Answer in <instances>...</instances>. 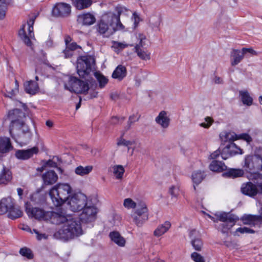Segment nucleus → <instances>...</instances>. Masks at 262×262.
I'll return each instance as SVG.
<instances>
[{"mask_svg":"<svg viewBox=\"0 0 262 262\" xmlns=\"http://www.w3.org/2000/svg\"><path fill=\"white\" fill-rule=\"evenodd\" d=\"M115 10L117 13L108 12L103 14L96 26L97 31L104 37H109L117 31L123 30L124 26L120 21V15L128 11L122 6H118Z\"/></svg>","mask_w":262,"mask_h":262,"instance_id":"f257e3e1","label":"nucleus"},{"mask_svg":"<svg viewBox=\"0 0 262 262\" xmlns=\"http://www.w3.org/2000/svg\"><path fill=\"white\" fill-rule=\"evenodd\" d=\"M80 220L77 217L68 216V219L61 229L58 231L61 238L69 239L83 234Z\"/></svg>","mask_w":262,"mask_h":262,"instance_id":"f03ea898","label":"nucleus"},{"mask_svg":"<svg viewBox=\"0 0 262 262\" xmlns=\"http://www.w3.org/2000/svg\"><path fill=\"white\" fill-rule=\"evenodd\" d=\"M71 187L67 183H59L51 189L49 195L56 207L60 206L70 199Z\"/></svg>","mask_w":262,"mask_h":262,"instance_id":"7ed1b4c3","label":"nucleus"},{"mask_svg":"<svg viewBox=\"0 0 262 262\" xmlns=\"http://www.w3.org/2000/svg\"><path fill=\"white\" fill-rule=\"evenodd\" d=\"M214 215L215 218L210 215L208 216L214 222H217L218 221L223 222L220 225L223 233H226L238 220L237 216L230 212H218L215 213Z\"/></svg>","mask_w":262,"mask_h":262,"instance_id":"20e7f679","label":"nucleus"},{"mask_svg":"<svg viewBox=\"0 0 262 262\" xmlns=\"http://www.w3.org/2000/svg\"><path fill=\"white\" fill-rule=\"evenodd\" d=\"M64 88L75 93H85L89 89L87 81L81 80L75 77L68 76L64 80Z\"/></svg>","mask_w":262,"mask_h":262,"instance_id":"39448f33","label":"nucleus"},{"mask_svg":"<svg viewBox=\"0 0 262 262\" xmlns=\"http://www.w3.org/2000/svg\"><path fill=\"white\" fill-rule=\"evenodd\" d=\"M24 116V113L18 108L10 111L8 113V117L11 120V123L13 124H20L23 128L21 130V134L18 135V139L24 138L30 139L31 137L28 127L25 126L24 122L20 120V118Z\"/></svg>","mask_w":262,"mask_h":262,"instance_id":"423d86ee","label":"nucleus"},{"mask_svg":"<svg viewBox=\"0 0 262 262\" xmlns=\"http://www.w3.org/2000/svg\"><path fill=\"white\" fill-rule=\"evenodd\" d=\"M37 16L35 15L30 18L27 22L22 25L19 30L18 35L24 43L28 46H30V39L34 37L33 32V25Z\"/></svg>","mask_w":262,"mask_h":262,"instance_id":"0eeeda50","label":"nucleus"},{"mask_svg":"<svg viewBox=\"0 0 262 262\" xmlns=\"http://www.w3.org/2000/svg\"><path fill=\"white\" fill-rule=\"evenodd\" d=\"M94 59L90 56H83L77 60V71L80 77L84 78L88 75L92 71L94 63Z\"/></svg>","mask_w":262,"mask_h":262,"instance_id":"6e6552de","label":"nucleus"},{"mask_svg":"<svg viewBox=\"0 0 262 262\" xmlns=\"http://www.w3.org/2000/svg\"><path fill=\"white\" fill-rule=\"evenodd\" d=\"M67 204L72 211H79L88 205L87 197L81 193L74 194L68 200Z\"/></svg>","mask_w":262,"mask_h":262,"instance_id":"1a4fd4ad","label":"nucleus"},{"mask_svg":"<svg viewBox=\"0 0 262 262\" xmlns=\"http://www.w3.org/2000/svg\"><path fill=\"white\" fill-rule=\"evenodd\" d=\"M243 167L247 171L252 172L262 170V158L258 155H248L245 158Z\"/></svg>","mask_w":262,"mask_h":262,"instance_id":"9d476101","label":"nucleus"},{"mask_svg":"<svg viewBox=\"0 0 262 262\" xmlns=\"http://www.w3.org/2000/svg\"><path fill=\"white\" fill-rule=\"evenodd\" d=\"M97 213V209L95 206L88 204L83 208L82 212L78 219L83 223L92 222L96 219Z\"/></svg>","mask_w":262,"mask_h":262,"instance_id":"9b49d317","label":"nucleus"},{"mask_svg":"<svg viewBox=\"0 0 262 262\" xmlns=\"http://www.w3.org/2000/svg\"><path fill=\"white\" fill-rule=\"evenodd\" d=\"M25 209L29 217H33L36 219L46 221L47 212H45L42 209L37 207L33 208L29 202H27L25 204Z\"/></svg>","mask_w":262,"mask_h":262,"instance_id":"f8f14e48","label":"nucleus"},{"mask_svg":"<svg viewBox=\"0 0 262 262\" xmlns=\"http://www.w3.org/2000/svg\"><path fill=\"white\" fill-rule=\"evenodd\" d=\"M71 12V7L70 5L60 3L57 4L53 8L52 13L54 16L59 17H68Z\"/></svg>","mask_w":262,"mask_h":262,"instance_id":"ddd939ff","label":"nucleus"},{"mask_svg":"<svg viewBox=\"0 0 262 262\" xmlns=\"http://www.w3.org/2000/svg\"><path fill=\"white\" fill-rule=\"evenodd\" d=\"M243 154L242 149L238 147L234 143H228L223 148L221 153L222 158L226 160L228 157L236 154Z\"/></svg>","mask_w":262,"mask_h":262,"instance_id":"4468645a","label":"nucleus"},{"mask_svg":"<svg viewBox=\"0 0 262 262\" xmlns=\"http://www.w3.org/2000/svg\"><path fill=\"white\" fill-rule=\"evenodd\" d=\"M46 217V221H50L51 223L56 225L64 224L68 219V216L64 215L61 212L47 211Z\"/></svg>","mask_w":262,"mask_h":262,"instance_id":"2eb2a0df","label":"nucleus"},{"mask_svg":"<svg viewBox=\"0 0 262 262\" xmlns=\"http://www.w3.org/2000/svg\"><path fill=\"white\" fill-rule=\"evenodd\" d=\"M259 214L257 215L246 214L242 216L241 220L245 225H255L257 224H261L262 223V207L259 211Z\"/></svg>","mask_w":262,"mask_h":262,"instance_id":"dca6fc26","label":"nucleus"},{"mask_svg":"<svg viewBox=\"0 0 262 262\" xmlns=\"http://www.w3.org/2000/svg\"><path fill=\"white\" fill-rule=\"evenodd\" d=\"M38 152V148L37 147H33L26 150H17L15 152L16 157L20 160H27L31 158L34 155Z\"/></svg>","mask_w":262,"mask_h":262,"instance_id":"f3484780","label":"nucleus"},{"mask_svg":"<svg viewBox=\"0 0 262 262\" xmlns=\"http://www.w3.org/2000/svg\"><path fill=\"white\" fill-rule=\"evenodd\" d=\"M241 189L243 194L250 197L255 196L259 191L257 187L251 182L243 184Z\"/></svg>","mask_w":262,"mask_h":262,"instance_id":"a211bd4d","label":"nucleus"},{"mask_svg":"<svg viewBox=\"0 0 262 262\" xmlns=\"http://www.w3.org/2000/svg\"><path fill=\"white\" fill-rule=\"evenodd\" d=\"M189 237L191 238V244L193 248L197 251H201L203 243L199 237V233L194 229L190 231Z\"/></svg>","mask_w":262,"mask_h":262,"instance_id":"6ab92c4d","label":"nucleus"},{"mask_svg":"<svg viewBox=\"0 0 262 262\" xmlns=\"http://www.w3.org/2000/svg\"><path fill=\"white\" fill-rule=\"evenodd\" d=\"M77 21L82 25L90 26L96 21L95 16L90 13H83L78 16Z\"/></svg>","mask_w":262,"mask_h":262,"instance_id":"aec40b11","label":"nucleus"},{"mask_svg":"<svg viewBox=\"0 0 262 262\" xmlns=\"http://www.w3.org/2000/svg\"><path fill=\"white\" fill-rule=\"evenodd\" d=\"M155 121L162 128H166L169 125L170 118L167 115V113L164 111H162L160 112L158 116L156 118Z\"/></svg>","mask_w":262,"mask_h":262,"instance_id":"412c9836","label":"nucleus"},{"mask_svg":"<svg viewBox=\"0 0 262 262\" xmlns=\"http://www.w3.org/2000/svg\"><path fill=\"white\" fill-rule=\"evenodd\" d=\"M43 183L45 185H52L58 180V176L53 170H49L42 175Z\"/></svg>","mask_w":262,"mask_h":262,"instance_id":"4be33fe9","label":"nucleus"},{"mask_svg":"<svg viewBox=\"0 0 262 262\" xmlns=\"http://www.w3.org/2000/svg\"><path fill=\"white\" fill-rule=\"evenodd\" d=\"M13 206V201L11 197L5 198L0 201V215L8 212L11 207Z\"/></svg>","mask_w":262,"mask_h":262,"instance_id":"5701e85b","label":"nucleus"},{"mask_svg":"<svg viewBox=\"0 0 262 262\" xmlns=\"http://www.w3.org/2000/svg\"><path fill=\"white\" fill-rule=\"evenodd\" d=\"M244 57L242 50L233 49L231 52V64L235 66L241 62Z\"/></svg>","mask_w":262,"mask_h":262,"instance_id":"b1692460","label":"nucleus"},{"mask_svg":"<svg viewBox=\"0 0 262 262\" xmlns=\"http://www.w3.org/2000/svg\"><path fill=\"white\" fill-rule=\"evenodd\" d=\"M13 146L11 145L10 138L6 137H0V152L7 153L12 150Z\"/></svg>","mask_w":262,"mask_h":262,"instance_id":"393cba45","label":"nucleus"},{"mask_svg":"<svg viewBox=\"0 0 262 262\" xmlns=\"http://www.w3.org/2000/svg\"><path fill=\"white\" fill-rule=\"evenodd\" d=\"M12 178V172L10 170L4 166L0 172V184H7L11 180Z\"/></svg>","mask_w":262,"mask_h":262,"instance_id":"a878e982","label":"nucleus"},{"mask_svg":"<svg viewBox=\"0 0 262 262\" xmlns=\"http://www.w3.org/2000/svg\"><path fill=\"white\" fill-rule=\"evenodd\" d=\"M126 74L127 71L125 67L122 65H119L114 71L112 74V77L119 80H121L126 77Z\"/></svg>","mask_w":262,"mask_h":262,"instance_id":"bb28decb","label":"nucleus"},{"mask_svg":"<svg viewBox=\"0 0 262 262\" xmlns=\"http://www.w3.org/2000/svg\"><path fill=\"white\" fill-rule=\"evenodd\" d=\"M171 227V223L166 221L163 224L159 225L154 232V235L159 237L166 233Z\"/></svg>","mask_w":262,"mask_h":262,"instance_id":"cd10ccee","label":"nucleus"},{"mask_svg":"<svg viewBox=\"0 0 262 262\" xmlns=\"http://www.w3.org/2000/svg\"><path fill=\"white\" fill-rule=\"evenodd\" d=\"M109 236L111 240L119 246L123 247L125 245V240L118 232H111Z\"/></svg>","mask_w":262,"mask_h":262,"instance_id":"c85d7f7f","label":"nucleus"},{"mask_svg":"<svg viewBox=\"0 0 262 262\" xmlns=\"http://www.w3.org/2000/svg\"><path fill=\"white\" fill-rule=\"evenodd\" d=\"M25 90L26 93L31 95L35 94L38 91V85L37 82L30 80L24 84Z\"/></svg>","mask_w":262,"mask_h":262,"instance_id":"c756f323","label":"nucleus"},{"mask_svg":"<svg viewBox=\"0 0 262 262\" xmlns=\"http://www.w3.org/2000/svg\"><path fill=\"white\" fill-rule=\"evenodd\" d=\"M209 169L215 172H222L227 169L225 163L217 160H214L209 165Z\"/></svg>","mask_w":262,"mask_h":262,"instance_id":"7c9ffc66","label":"nucleus"},{"mask_svg":"<svg viewBox=\"0 0 262 262\" xmlns=\"http://www.w3.org/2000/svg\"><path fill=\"white\" fill-rule=\"evenodd\" d=\"M134 214L142 216L143 220H148V212L146 205L144 203L141 204L138 206Z\"/></svg>","mask_w":262,"mask_h":262,"instance_id":"2f4dec72","label":"nucleus"},{"mask_svg":"<svg viewBox=\"0 0 262 262\" xmlns=\"http://www.w3.org/2000/svg\"><path fill=\"white\" fill-rule=\"evenodd\" d=\"M239 94L244 104L248 106H250L252 104L253 99L247 90L240 91Z\"/></svg>","mask_w":262,"mask_h":262,"instance_id":"473e14b6","label":"nucleus"},{"mask_svg":"<svg viewBox=\"0 0 262 262\" xmlns=\"http://www.w3.org/2000/svg\"><path fill=\"white\" fill-rule=\"evenodd\" d=\"M220 138L222 141L229 143L237 140L238 136L234 132H226L221 134Z\"/></svg>","mask_w":262,"mask_h":262,"instance_id":"72a5a7b5","label":"nucleus"},{"mask_svg":"<svg viewBox=\"0 0 262 262\" xmlns=\"http://www.w3.org/2000/svg\"><path fill=\"white\" fill-rule=\"evenodd\" d=\"M113 174L115 178L117 180H121L123 178V176L125 172V170L123 166L121 165H115L111 167Z\"/></svg>","mask_w":262,"mask_h":262,"instance_id":"f704fd0d","label":"nucleus"},{"mask_svg":"<svg viewBox=\"0 0 262 262\" xmlns=\"http://www.w3.org/2000/svg\"><path fill=\"white\" fill-rule=\"evenodd\" d=\"M22 215L23 212L18 207H15L14 203H13V207H11L8 211V217L12 220H15L17 218L20 217Z\"/></svg>","mask_w":262,"mask_h":262,"instance_id":"c9c22d12","label":"nucleus"},{"mask_svg":"<svg viewBox=\"0 0 262 262\" xmlns=\"http://www.w3.org/2000/svg\"><path fill=\"white\" fill-rule=\"evenodd\" d=\"M93 168V167L92 165H88L85 167L80 165L75 168V172L78 175L83 176L90 173Z\"/></svg>","mask_w":262,"mask_h":262,"instance_id":"e433bc0d","label":"nucleus"},{"mask_svg":"<svg viewBox=\"0 0 262 262\" xmlns=\"http://www.w3.org/2000/svg\"><path fill=\"white\" fill-rule=\"evenodd\" d=\"M73 3L78 9L86 8L92 5L91 0H73Z\"/></svg>","mask_w":262,"mask_h":262,"instance_id":"4c0bfd02","label":"nucleus"},{"mask_svg":"<svg viewBox=\"0 0 262 262\" xmlns=\"http://www.w3.org/2000/svg\"><path fill=\"white\" fill-rule=\"evenodd\" d=\"M161 18L159 15L154 16L150 18L149 24L151 27L155 31L159 30Z\"/></svg>","mask_w":262,"mask_h":262,"instance_id":"58836bf2","label":"nucleus"},{"mask_svg":"<svg viewBox=\"0 0 262 262\" xmlns=\"http://www.w3.org/2000/svg\"><path fill=\"white\" fill-rule=\"evenodd\" d=\"M205 176L203 172L198 170L194 172L191 176L192 180L196 185L199 184L204 178Z\"/></svg>","mask_w":262,"mask_h":262,"instance_id":"ea45409f","label":"nucleus"},{"mask_svg":"<svg viewBox=\"0 0 262 262\" xmlns=\"http://www.w3.org/2000/svg\"><path fill=\"white\" fill-rule=\"evenodd\" d=\"M224 174L231 178H237L242 177L244 174V171L241 169H230Z\"/></svg>","mask_w":262,"mask_h":262,"instance_id":"a19ab883","label":"nucleus"},{"mask_svg":"<svg viewBox=\"0 0 262 262\" xmlns=\"http://www.w3.org/2000/svg\"><path fill=\"white\" fill-rule=\"evenodd\" d=\"M95 76L99 83V86L100 88H103L108 82V79L103 75L99 73H95Z\"/></svg>","mask_w":262,"mask_h":262,"instance_id":"79ce46f5","label":"nucleus"},{"mask_svg":"<svg viewBox=\"0 0 262 262\" xmlns=\"http://www.w3.org/2000/svg\"><path fill=\"white\" fill-rule=\"evenodd\" d=\"M135 52L137 53L138 56L142 60H149L150 59V53L142 49H136Z\"/></svg>","mask_w":262,"mask_h":262,"instance_id":"37998d69","label":"nucleus"},{"mask_svg":"<svg viewBox=\"0 0 262 262\" xmlns=\"http://www.w3.org/2000/svg\"><path fill=\"white\" fill-rule=\"evenodd\" d=\"M136 37L139 40V42L136 45L134 49L143 48L145 45V40L146 39L145 35L141 33H139L137 35Z\"/></svg>","mask_w":262,"mask_h":262,"instance_id":"c03bdc74","label":"nucleus"},{"mask_svg":"<svg viewBox=\"0 0 262 262\" xmlns=\"http://www.w3.org/2000/svg\"><path fill=\"white\" fill-rule=\"evenodd\" d=\"M254 182L257 184L260 192L262 193V174L258 173H254L253 175Z\"/></svg>","mask_w":262,"mask_h":262,"instance_id":"a18cd8bd","label":"nucleus"},{"mask_svg":"<svg viewBox=\"0 0 262 262\" xmlns=\"http://www.w3.org/2000/svg\"><path fill=\"white\" fill-rule=\"evenodd\" d=\"M9 2L0 0V19H3L5 16L7 5Z\"/></svg>","mask_w":262,"mask_h":262,"instance_id":"49530a36","label":"nucleus"},{"mask_svg":"<svg viewBox=\"0 0 262 262\" xmlns=\"http://www.w3.org/2000/svg\"><path fill=\"white\" fill-rule=\"evenodd\" d=\"M19 253L23 256L26 257L28 259H32L33 257L31 250L26 247L21 248L19 250Z\"/></svg>","mask_w":262,"mask_h":262,"instance_id":"de8ad7c7","label":"nucleus"},{"mask_svg":"<svg viewBox=\"0 0 262 262\" xmlns=\"http://www.w3.org/2000/svg\"><path fill=\"white\" fill-rule=\"evenodd\" d=\"M168 192L172 198H177L180 193L179 187L178 185H172L169 187Z\"/></svg>","mask_w":262,"mask_h":262,"instance_id":"09e8293b","label":"nucleus"},{"mask_svg":"<svg viewBox=\"0 0 262 262\" xmlns=\"http://www.w3.org/2000/svg\"><path fill=\"white\" fill-rule=\"evenodd\" d=\"M255 231L249 228L244 227H240L237 228L236 231H235L234 235H239L238 233H240L241 234H249V233H254Z\"/></svg>","mask_w":262,"mask_h":262,"instance_id":"8fccbe9b","label":"nucleus"},{"mask_svg":"<svg viewBox=\"0 0 262 262\" xmlns=\"http://www.w3.org/2000/svg\"><path fill=\"white\" fill-rule=\"evenodd\" d=\"M139 118L140 117H137V116L134 114L130 116L128 118L127 124L125 127V130L127 131V130L129 129L132 124L135 122L138 121Z\"/></svg>","mask_w":262,"mask_h":262,"instance_id":"3c124183","label":"nucleus"},{"mask_svg":"<svg viewBox=\"0 0 262 262\" xmlns=\"http://www.w3.org/2000/svg\"><path fill=\"white\" fill-rule=\"evenodd\" d=\"M133 221L136 225L138 227H141L143 225V224L148 220H143L142 219V217L133 214Z\"/></svg>","mask_w":262,"mask_h":262,"instance_id":"603ef678","label":"nucleus"},{"mask_svg":"<svg viewBox=\"0 0 262 262\" xmlns=\"http://www.w3.org/2000/svg\"><path fill=\"white\" fill-rule=\"evenodd\" d=\"M123 205L127 209L135 208L136 207V203L130 198L124 200Z\"/></svg>","mask_w":262,"mask_h":262,"instance_id":"864d4df0","label":"nucleus"},{"mask_svg":"<svg viewBox=\"0 0 262 262\" xmlns=\"http://www.w3.org/2000/svg\"><path fill=\"white\" fill-rule=\"evenodd\" d=\"M242 51L244 56L248 57L249 56L256 55L257 52L252 48H242Z\"/></svg>","mask_w":262,"mask_h":262,"instance_id":"5fc2aeb1","label":"nucleus"},{"mask_svg":"<svg viewBox=\"0 0 262 262\" xmlns=\"http://www.w3.org/2000/svg\"><path fill=\"white\" fill-rule=\"evenodd\" d=\"M191 257L195 262H205L204 258L197 252H193Z\"/></svg>","mask_w":262,"mask_h":262,"instance_id":"6e6d98bb","label":"nucleus"},{"mask_svg":"<svg viewBox=\"0 0 262 262\" xmlns=\"http://www.w3.org/2000/svg\"><path fill=\"white\" fill-rule=\"evenodd\" d=\"M212 122H213V120L211 118H210L209 117H207L205 118V122L201 123L200 124V125L201 127L207 128H209L211 126Z\"/></svg>","mask_w":262,"mask_h":262,"instance_id":"4d7b16f0","label":"nucleus"},{"mask_svg":"<svg viewBox=\"0 0 262 262\" xmlns=\"http://www.w3.org/2000/svg\"><path fill=\"white\" fill-rule=\"evenodd\" d=\"M212 122H213V120L211 118H210L209 117H207L205 118V122L201 123L200 124V125L201 127L207 128H209L211 126Z\"/></svg>","mask_w":262,"mask_h":262,"instance_id":"13d9d810","label":"nucleus"},{"mask_svg":"<svg viewBox=\"0 0 262 262\" xmlns=\"http://www.w3.org/2000/svg\"><path fill=\"white\" fill-rule=\"evenodd\" d=\"M133 142L131 141L126 140L122 138H121L117 142V145L118 146H124L126 147H129V146L132 145Z\"/></svg>","mask_w":262,"mask_h":262,"instance_id":"bf43d9fd","label":"nucleus"},{"mask_svg":"<svg viewBox=\"0 0 262 262\" xmlns=\"http://www.w3.org/2000/svg\"><path fill=\"white\" fill-rule=\"evenodd\" d=\"M238 136L237 139H242L246 141L247 143H249L252 141V138L248 134H242Z\"/></svg>","mask_w":262,"mask_h":262,"instance_id":"052dcab7","label":"nucleus"},{"mask_svg":"<svg viewBox=\"0 0 262 262\" xmlns=\"http://www.w3.org/2000/svg\"><path fill=\"white\" fill-rule=\"evenodd\" d=\"M69 50L71 51L74 53V52L77 49H80V47L77 45V43L75 42H72L69 45H67L66 47Z\"/></svg>","mask_w":262,"mask_h":262,"instance_id":"680f3d73","label":"nucleus"},{"mask_svg":"<svg viewBox=\"0 0 262 262\" xmlns=\"http://www.w3.org/2000/svg\"><path fill=\"white\" fill-rule=\"evenodd\" d=\"M16 82V85L15 88L14 89L12 90L10 92H7V96L9 97H12L13 96H15L16 94L18 92V84L17 83V81H15Z\"/></svg>","mask_w":262,"mask_h":262,"instance_id":"e2e57ef3","label":"nucleus"},{"mask_svg":"<svg viewBox=\"0 0 262 262\" xmlns=\"http://www.w3.org/2000/svg\"><path fill=\"white\" fill-rule=\"evenodd\" d=\"M62 54L65 58H68L71 57L73 55L74 53L66 48L62 51Z\"/></svg>","mask_w":262,"mask_h":262,"instance_id":"0e129e2a","label":"nucleus"},{"mask_svg":"<svg viewBox=\"0 0 262 262\" xmlns=\"http://www.w3.org/2000/svg\"><path fill=\"white\" fill-rule=\"evenodd\" d=\"M124 120V117H122L121 119L117 117H113L111 120V123L113 124H116L119 123V122H123Z\"/></svg>","mask_w":262,"mask_h":262,"instance_id":"69168bd1","label":"nucleus"},{"mask_svg":"<svg viewBox=\"0 0 262 262\" xmlns=\"http://www.w3.org/2000/svg\"><path fill=\"white\" fill-rule=\"evenodd\" d=\"M43 165L45 167L47 166L51 167H57V163L55 162H54L53 160H49L46 161Z\"/></svg>","mask_w":262,"mask_h":262,"instance_id":"338daca9","label":"nucleus"},{"mask_svg":"<svg viewBox=\"0 0 262 262\" xmlns=\"http://www.w3.org/2000/svg\"><path fill=\"white\" fill-rule=\"evenodd\" d=\"M133 18H134V28H135L138 26V25L140 22V18L136 13H133Z\"/></svg>","mask_w":262,"mask_h":262,"instance_id":"774afa93","label":"nucleus"}]
</instances>
